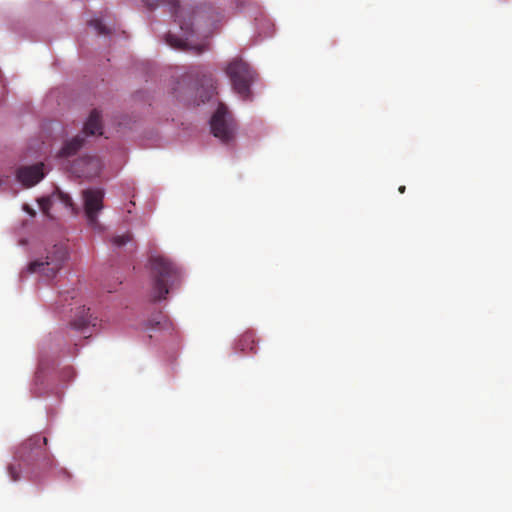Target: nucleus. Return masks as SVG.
Here are the masks:
<instances>
[{
  "label": "nucleus",
  "mask_w": 512,
  "mask_h": 512,
  "mask_svg": "<svg viewBox=\"0 0 512 512\" xmlns=\"http://www.w3.org/2000/svg\"><path fill=\"white\" fill-rule=\"evenodd\" d=\"M46 444V437L34 435L17 448L14 455L15 463H11L7 467L8 475L13 482L21 479L23 466H30L38 460L42 447Z\"/></svg>",
  "instance_id": "3"
},
{
  "label": "nucleus",
  "mask_w": 512,
  "mask_h": 512,
  "mask_svg": "<svg viewBox=\"0 0 512 512\" xmlns=\"http://www.w3.org/2000/svg\"><path fill=\"white\" fill-rule=\"evenodd\" d=\"M225 72L229 77L233 90L243 99L251 98V85L255 81L256 74L250 65L241 58H235L229 62Z\"/></svg>",
  "instance_id": "4"
},
{
  "label": "nucleus",
  "mask_w": 512,
  "mask_h": 512,
  "mask_svg": "<svg viewBox=\"0 0 512 512\" xmlns=\"http://www.w3.org/2000/svg\"><path fill=\"white\" fill-rule=\"evenodd\" d=\"M59 198L61 199V201L64 203L65 206L72 207L73 203H72V199L70 198L69 195L59 193Z\"/></svg>",
  "instance_id": "17"
},
{
  "label": "nucleus",
  "mask_w": 512,
  "mask_h": 512,
  "mask_svg": "<svg viewBox=\"0 0 512 512\" xmlns=\"http://www.w3.org/2000/svg\"><path fill=\"white\" fill-rule=\"evenodd\" d=\"M150 323H152V321H150ZM160 325H161V321H157V322H155V325L151 324V327L156 328L157 326H160Z\"/></svg>",
  "instance_id": "19"
},
{
  "label": "nucleus",
  "mask_w": 512,
  "mask_h": 512,
  "mask_svg": "<svg viewBox=\"0 0 512 512\" xmlns=\"http://www.w3.org/2000/svg\"><path fill=\"white\" fill-rule=\"evenodd\" d=\"M405 190H406V187H405V186H400V187L398 188V191H399L401 194H403V193L405 192Z\"/></svg>",
  "instance_id": "20"
},
{
  "label": "nucleus",
  "mask_w": 512,
  "mask_h": 512,
  "mask_svg": "<svg viewBox=\"0 0 512 512\" xmlns=\"http://www.w3.org/2000/svg\"><path fill=\"white\" fill-rule=\"evenodd\" d=\"M190 76L199 77L200 89L198 90L199 97L202 103L209 101L215 94L217 89V81L211 73L190 72Z\"/></svg>",
  "instance_id": "8"
},
{
  "label": "nucleus",
  "mask_w": 512,
  "mask_h": 512,
  "mask_svg": "<svg viewBox=\"0 0 512 512\" xmlns=\"http://www.w3.org/2000/svg\"><path fill=\"white\" fill-rule=\"evenodd\" d=\"M84 201V212L88 224L101 230L102 226L98 221V213L103 209L104 191L102 189H86L82 192Z\"/></svg>",
  "instance_id": "7"
},
{
  "label": "nucleus",
  "mask_w": 512,
  "mask_h": 512,
  "mask_svg": "<svg viewBox=\"0 0 512 512\" xmlns=\"http://www.w3.org/2000/svg\"><path fill=\"white\" fill-rule=\"evenodd\" d=\"M83 134L85 136H94L102 134V122L100 113L94 109L91 111L87 121L83 127Z\"/></svg>",
  "instance_id": "10"
},
{
  "label": "nucleus",
  "mask_w": 512,
  "mask_h": 512,
  "mask_svg": "<svg viewBox=\"0 0 512 512\" xmlns=\"http://www.w3.org/2000/svg\"><path fill=\"white\" fill-rule=\"evenodd\" d=\"M38 202H39V206H40V209L42 210V212L44 214H46L47 216H50L49 209L52 205L51 199L48 197H44V198H41Z\"/></svg>",
  "instance_id": "16"
},
{
  "label": "nucleus",
  "mask_w": 512,
  "mask_h": 512,
  "mask_svg": "<svg viewBox=\"0 0 512 512\" xmlns=\"http://www.w3.org/2000/svg\"><path fill=\"white\" fill-rule=\"evenodd\" d=\"M236 347L238 350L242 352L246 351H254L255 350V339L253 333L247 332L243 334L237 344Z\"/></svg>",
  "instance_id": "13"
},
{
  "label": "nucleus",
  "mask_w": 512,
  "mask_h": 512,
  "mask_svg": "<svg viewBox=\"0 0 512 512\" xmlns=\"http://www.w3.org/2000/svg\"><path fill=\"white\" fill-rule=\"evenodd\" d=\"M67 259V251L63 245H54L47 251L45 258L29 263L30 273H39L47 278H54Z\"/></svg>",
  "instance_id": "5"
},
{
  "label": "nucleus",
  "mask_w": 512,
  "mask_h": 512,
  "mask_svg": "<svg viewBox=\"0 0 512 512\" xmlns=\"http://www.w3.org/2000/svg\"><path fill=\"white\" fill-rule=\"evenodd\" d=\"M178 3L179 0H146L147 6L151 9H154L160 5H168L175 17V21L179 23L181 30L184 32L186 36L185 39L179 38L169 33L166 36V42L169 46L175 49L191 50L195 54H201L208 49V44L203 43L190 45L188 41V35H191L195 32L193 29L194 20L196 21L197 25H199L202 20H212L213 17L208 14V11L205 7H198L197 9L190 11L184 8H180Z\"/></svg>",
  "instance_id": "1"
},
{
  "label": "nucleus",
  "mask_w": 512,
  "mask_h": 512,
  "mask_svg": "<svg viewBox=\"0 0 512 512\" xmlns=\"http://www.w3.org/2000/svg\"><path fill=\"white\" fill-rule=\"evenodd\" d=\"M149 264L152 276V297L155 301L165 299L169 287H173L180 280V270L168 257L151 253Z\"/></svg>",
  "instance_id": "2"
},
{
  "label": "nucleus",
  "mask_w": 512,
  "mask_h": 512,
  "mask_svg": "<svg viewBox=\"0 0 512 512\" xmlns=\"http://www.w3.org/2000/svg\"><path fill=\"white\" fill-rule=\"evenodd\" d=\"M85 137L81 134L76 135L71 140L67 141L59 152L61 157H69L75 155L78 150L84 145Z\"/></svg>",
  "instance_id": "11"
},
{
  "label": "nucleus",
  "mask_w": 512,
  "mask_h": 512,
  "mask_svg": "<svg viewBox=\"0 0 512 512\" xmlns=\"http://www.w3.org/2000/svg\"><path fill=\"white\" fill-rule=\"evenodd\" d=\"M88 24L94 28L98 35H107L110 33L109 29L98 18L91 19Z\"/></svg>",
  "instance_id": "14"
},
{
  "label": "nucleus",
  "mask_w": 512,
  "mask_h": 512,
  "mask_svg": "<svg viewBox=\"0 0 512 512\" xmlns=\"http://www.w3.org/2000/svg\"><path fill=\"white\" fill-rule=\"evenodd\" d=\"M210 126L213 135L221 142L228 144L234 139L235 124L224 104H219L211 118Z\"/></svg>",
  "instance_id": "6"
},
{
  "label": "nucleus",
  "mask_w": 512,
  "mask_h": 512,
  "mask_svg": "<svg viewBox=\"0 0 512 512\" xmlns=\"http://www.w3.org/2000/svg\"><path fill=\"white\" fill-rule=\"evenodd\" d=\"M132 239V235L130 233H126L123 235L114 236L112 238V244L116 247H122Z\"/></svg>",
  "instance_id": "15"
},
{
  "label": "nucleus",
  "mask_w": 512,
  "mask_h": 512,
  "mask_svg": "<svg viewBox=\"0 0 512 512\" xmlns=\"http://www.w3.org/2000/svg\"><path fill=\"white\" fill-rule=\"evenodd\" d=\"M44 177L43 164L22 167L17 171L18 180L25 186H33Z\"/></svg>",
  "instance_id": "9"
},
{
  "label": "nucleus",
  "mask_w": 512,
  "mask_h": 512,
  "mask_svg": "<svg viewBox=\"0 0 512 512\" xmlns=\"http://www.w3.org/2000/svg\"><path fill=\"white\" fill-rule=\"evenodd\" d=\"M89 309H85V307L81 308V315L78 319L73 320L70 323V326L80 332H84V330L89 326L91 323L90 316L88 315Z\"/></svg>",
  "instance_id": "12"
},
{
  "label": "nucleus",
  "mask_w": 512,
  "mask_h": 512,
  "mask_svg": "<svg viewBox=\"0 0 512 512\" xmlns=\"http://www.w3.org/2000/svg\"><path fill=\"white\" fill-rule=\"evenodd\" d=\"M23 208H24V210H25L26 212H28L31 216H34V215H35L34 210H33V209H31L28 205H24V207H23Z\"/></svg>",
  "instance_id": "18"
}]
</instances>
